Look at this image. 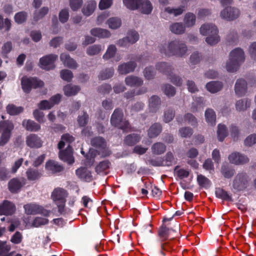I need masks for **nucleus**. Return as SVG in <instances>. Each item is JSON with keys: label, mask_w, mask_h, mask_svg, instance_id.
I'll return each instance as SVG.
<instances>
[{"label": "nucleus", "mask_w": 256, "mask_h": 256, "mask_svg": "<svg viewBox=\"0 0 256 256\" xmlns=\"http://www.w3.org/2000/svg\"><path fill=\"white\" fill-rule=\"evenodd\" d=\"M160 52L165 55L170 56H176L179 57H182L188 50L186 44L178 40H175L170 42L166 48L162 46L160 48Z\"/></svg>", "instance_id": "obj_1"}, {"label": "nucleus", "mask_w": 256, "mask_h": 256, "mask_svg": "<svg viewBox=\"0 0 256 256\" xmlns=\"http://www.w3.org/2000/svg\"><path fill=\"white\" fill-rule=\"evenodd\" d=\"M244 59V52L242 49L236 48L232 50L230 54L229 62L226 64V70L229 72H236Z\"/></svg>", "instance_id": "obj_2"}, {"label": "nucleus", "mask_w": 256, "mask_h": 256, "mask_svg": "<svg viewBox=\"0 0 256 256\" xmlns=\"http://www.w3.org/2000/svg\"><path fill=\"white\" fill-rule=\"evenodd\" d=\"M200 31L202 35L208 36L206 38V42L210 45L216 44L220 40V37L218 35V30L214 24H204L201 26Z\"/></svg>", "instance_id": "obj_3"}, {"label": "nucleus", "mask_w": 256, "mask_h": 256, "mask_svg": "<svg viewBox=\"0 0 256 256\" xmlns=\"http://www.w3.org/2000/svg\"><path fill=\"white\" fill-rule=\"evenodd\" d=\"M124 113L121 108H116L112 114L110 123L112 126L123 131H126L130 129V124L128 120L124 118Z\"/></svg>", "instance_id": "obj_4"}, {"label": "nucleus", "mask_w": 256, "mask_h": 256, "mask_svg": "<svg viewBox=\"0 0 256 256\" xmlns=\"http://www.w3.org/2000/svg\"><path fill=\"white\" fill-rule=\"evenodd\" d=\"M250 181V178L246 172H238L232 180V189L235 192L243 191L249 186Z\"/></svg>", "instance_id": "obj_5"}, {"label": "nucleus", "mask_w": 256, "mask_h": 256, "mask_svg": "<svg viewBox=\"0 0 256 256\" xmlns=\"http://www.w3.org/2000/svg\"><path fill=\"white\" fill-rule=\"evenodd\" d=\"M22 88L24 92L29 94L32 88H42L44 82L36 77L24 76L21 79Z\"/></svg>", "instance_id": "obj_6"}, {"label": "nucleus", "mask_w": 256, "mask_h": 256, "mask_svg": "<svg viewBox=\"0 0 256 256\" xmlns=\"http://www.w3.org/2000/svg\"><path fill=\"white\" fill-rule=\"evenodd\" d=\"M14 128L12 122L10 120L0 122V132H2L0 138V146H4L8 142Z\"/></svg>", "instance_id": "obj_7"}, {"label": "nucleus", "mask_w": 256, "mask_h": 256, "mask_svg": "<svg viewBox=\"0 0 256 256\" xmlns=\"http://www.w3.org/2000/svg\"><path fill=\"white\" fill-rule=\"evenodd\" d=\"M90 144L96 148L100 154L102 156H107L110 154V152L107 148L106 140L102 136H98L92 138Z\"/></svg>", "instance_id": "obj_8"}, {"label": "nucleus", "mask_w": 256, "mask_h": 256, "mask_svg": "<svg viewBox=\"0 0 256 256\" xmlns=\"http://www.w3.org/2000/svg\"><path fill=\"white\" fill-rule=\"evenodd\" d=\"M58 58V55L52 54L42 56L40 59V68L46 70L54 69L56 67L54 62Z\"/></svg>", "instance_id": "obj_9"}, {"label": "nucleus", "mask_w": 256, "mask_h": 256, "mask_svg": "<svg viewBox=\"0 0 256 256\" xmlns=\"http://www.w3.org/2000/svg\"><path fill=\"white\" fill-rule=\"evenodd\" d=\"M24 208L26 214L28 215L41 214L45 216H48L50 214V211L36 204L30 203L25 204Z\"/></svg>", "instance_id": "obj_10"}, {"label": "nucleus", "mask_w": 256, "mask_h": 256, "mask_svg": "<svg viewBox=\"0 0 256 256\" xmlns=\"http://www.w3.org/2000/svg\"><path fill=\"white\" fill-rule=\"evenodd\" d=\"M139 39V34L136 30L128 32L127 36L118 40V44L120 46L127 47L131 44L136 43Z\"/></svg>", "instance_id": "obj_11"}, {"label": "nucleus", "mask_w": 256, "mask_h": 256, "mask_svg": "<svg viewBox=\"0 0 256 256\" xmlns=\"http://www.w3.org/2000/svg\"><path fill=\"white\" fill-rule=\"evenodd\" d=\"M26 184V180L24 178H13L8 183V189L12 193H17Z\"/></svg>", "instance_id": "obj_12"}, {"label": "nucleus", "mask_w": 256, "mask_h": 256, "mask_svg": "<svg viewBox=\"0 0 256 256\" xmlns=\"http://www.w3.org/2000/svg\"><path fill=\"white\" fill-rule=\"evenodd\" d=\"M240 12L238 8L232 7H226L220 12V16L222 18L227 20H232L238 18Z\"/></svg>", "instance_id": "obj_13"}, {"label": "nucleus", "mask_w": 256, "mask_h": 256, "mask_svg": "<svg viewBox=\"0 0 256 256\" xmlns=\"http://www.w3.org/2000/svg\"><path fill=\"white\" fill-rule=\"evenodd\" d=\"M14 204L8 200H4L0 204V215L12 216L16 211Z\"/></svg>", "instance_id": "obj_14"}, {"label": "nucleus", "mask_w": 256, "mask_h": 256, "mask_svg": "<svg viewBox=\"0 0 256 256\" xmlns=\"http://www.w3.org/2000/svg\"><path fill=\"white\" fill-rule=\"evenodd\" d=\"M26 144L30 148H38L42 146V141L37 134H32L26 138Z\"/></svg>", "instance_id": "obj_15"}, {"label": "nucleus", "mask_w": 256, "mask_h": 256, "mask_svg": "<svg viewBox=\"0 0 256 256\" xmlns=\"http://www.w3.org/2000/svg\"><path fill=\"white\" fill-rule=\"evenodd\" d=\"M59 158L64 162L68 164H72L74 162V158L72 156V148L68 144L64 150H60L59 152Z\"/></svg>", "instance_id": "obj_16"}, {"label": "nucleus", "mask_w": 256, "mask_h": 256, "mask_svg": "<svg viewBox=\"0 0 256 256\" xmlns=\"http://www.w3.org/2000/svg\"><path fill=\"white\" fill-rule=\"evenodd\" d=\"M67 194L66 190L61 188H57L52 192L51 197L55 203L60 202H66Z\"/></svg>", "instance_id": "obj_17"}, {"label": "nucleus", "mask_w": 256, "mask_h": 256, "mask_svg": "<svg viewBox=\"0 0 256 256\" xmlns=\"http://www.w3.org/2000/svg\"><path fill=\"white\" fill-rule=\"evenodd\" d=\"M76 176L86 182H92L93 180L92 172L86 167H80L76 170Z\"/></svg>", "instance_id": "obj_18"}, {"label": "nucleus", "mask_w": 256, "mask_h": 256, "mask_svg": "<svg viewBox=\"0 0 256 256\" xmlns=\"http://www.w3.org/2000/svg\"><path fill=\"white\" fill-rule=\"evenodd\" d=\"M247 90V82L242 79H238L235 84L234 91L236 95L239 97L244 96Z\"/></svg>", "instance_id": "obj_19"}, {"label": "nucleus", "mask_w": 256, "mask_h": 256, "mask_svg": "<svg viewBox=\"0 0 256 256\" xmlns=\"http://www.w3.org/2000/svg\"><path fill=\"white\" fill-rule=\"evenodd\" d=\"M228 160L230 163L236 164H244L248 162L247 156L237 152L231 154L228 156Z\"/></svg>", "instance_id": "obj_20"}, {"label": "nucleus", "mask_w": 256, "mask_h": 256, "mask_svg": "<svg viewBox=\"0 0 256 256\" xmlns=\"http://www.w3.org/2000/svg\"><path fill=\"white\" fill-rule=\"evenodd\" d=\"M136 66L137 64L135 62L130 61L120 65L118 67V72L120 74H126L134 72Z\"/></svg>", "instance_id": "obj_21"}, {"label": "nucleus", "mask_w": 256, "mask_h": 256, "mask_svg": "<svg viewBox=\"0 0 256 256\" xmlns=\"http://www.w3.org/2000/svg\"><path fill=\"white\" fill-rule=\"evenodd\" d=\"M60 59L65 66L71 69H76L78 67L76 61L71 58L68 54H62L60 56Z\"/></svg>", "instance_id": "obj_22"}, {"label": "nucleus", "mask_w": 256, "mask_h": 256, "mask_svg": "<svg viewBox=\"0 0 256 256\" xmlns=\"http://www.w3.org/2000/svg\"><path fill=\"white\" fill-rule=\"evenodd\" d=\"M46 168L53 174L60 172L64 170L62 166L60 165L57 162L53 160H50L46 162Z\"/></svg>", "instance_id": "obj_23"}, {"label": "nucleus", "mask_w": 256, "mask_h": 256, "mask_svg": "<svg viewBox=\"0 0 256 256\" xmlns=\"http://www.w3.org/2000/svg\"><path fill=\"white\" fill-rule=\"evenodd\" d=\"M160 247L161 250L160 253L162 256H166L164 251L169 252L173 256H174L176 252V249L174 248L171 241L162 243L160 244Z\"/></svg>", "instance_id": "obj_24"}, {"label": "nucleus", "mask_w": 256, "mask_h": 256, "mask_svg": "<svg viewBox=\"0 0 256 256\" xmlns=\"http://www.w3.org/2000/svg\"><path fill=\"white\" fill-rule=\"evenodd\" d=\"M126 84L130 87L140 86L143 84L142 80L136 76H130L125 78Z\"/></svg>", "instance_id": "obj_25"}, {"label": "nucleus", "mask_w": 256, "mask_h": 256, "mask_svg": "<svg viewBox=\"0 0 256 256\" xmlns=\"http://www.w3.org/2000/svg\"><path fill=\"white\" fill-rule=\"evenodd\" d=\"M156 67L158 71L167 76L170 75L172 70V66L166 62H158Z\"/></svg>", "instance_id": "obj_26"}, {"label": "nucleus", "mask_w": 256, "mask_h": 256, "mask_svg": "<svg viewBox=\"0 0 256 256\" xmlns=\"http://www.w3.org/2000/svg\"><path fill=\"white\" fill-rule=\"evenodd\" d=\"M22 124L27 130L30 132H38L41 128L40 124L31 120H24Z\"/></svg>", "instance_id": "obj_27"}, {"label": "nucleus", "mask_w": 256, "mask_h": 256, "mask_svg": "<svg viewBox=\"0 0 256 256\" xmlns=\"http://www.w3.org/2000/svg\"><path fill=\"white\" fill-rule=\"evenodd\" d=\"M162 126L158 122L152 124L149 128L148 134L150 138H154L158 136L162 132Z\"/></svg>", "instance_id": "obj_28"}, {"label": "nucleus", "mask_w": 256, "mask_h": 256, "mask_svg": "<svg viewBox=\"0 0 256 256\" xmlns=\"http://www.w3.org/2000/svg\"><path fill=\"white\" fill-rule=\"evenodd\" d=\"M161 104L160 98L158 96H152L149 100V108L150 111L156 112L160 108Z\"/></svg>", "instance_id": "obj_29"}, {"label": "nucleus", "mask_w": 256, "mask_h": 256, "mask_svg": "<svg viewBox=\"0 0 256 256\" xmlns=\"http://www.w3.org/2000/svg\"><path fill=\"white\" fill-rule=\"evenodd\" d=\"M206 87L207 90L211 93H216L222 89L223 84L219 81H212L208 82Z\"/></svg>", "instance_id": "obj_30"}, {"label": "nucleus", "mask_w": 256, "mask_h": 256, "mask_svg": "<svg viewBox=\"0 0 256 256\" xmlns=\"http://www.w3.org/2000/svg\"><path fill=\"white\" fill-rule=\"evenodd\" d=\"M172 232H176V231L166 227L164 224H162L158 229V234L160 238L164 240L170 237Z\"/></svg>", "instance_id": "obj_31"}, {"label": "nucleus", "mask_w": 256, "mask_h": 256, "mask_svg": "<svg viewBox=\"0 0 256 256\" xmlns=\"http://www.w3.org/2000/svg\"><path fill=\"white\" fill-rule=\"evenodd\" d=\"M96 6V2L95 0H92L88 2L87 4L83 7L82 12L87 16H90L94 11Z\"/></svg>", "instance_id": "obj_32"}, {"label": "nucleus", "mask_w": 256, "mask_h": 256, "mask_svg": "<svg viewBox=\"0 0 256 256\" xmlns=\"http://www.w3.org/2000/svg\"><path fill=\"white\" fill-rule=\"evenodd\" d=\"M140 136L136 134H131L126 136L124 141V143L128 146H133L140 142Z\"/></svg>", "instance_id": "obj_33"}, {"label": "nucleus", "mask_w": 256, "mask_h": 256, "mask_svg": "<svg viewBox=\"0 0 256 256\" xmlns=\"http://www.w3.org/2000/svg\"><path fill=\"white\" fill-rule=\"evenodd\" d=\"M138 6H140L138 9L142 14H149L152 10V5L148 0H140V2L139 3Z\"/></svg>", "instance_id": "obj_34"}, {"label": "nucleus", "mask_w": 256, "mask_h": 256, "mask_svg": "<svg viewBox=\"0 0 256 256\" xmlns=\"http://www.w3.org/2000/svg\"><path fill=\"white\" fill-rule=\"evenodd\" d=\"M80 87L78 86H72L68 84L64 87V94L67 96L76 95L80 90Z\"/></svg>", "instance_id": "obj_35"}, {"label": "nucleus", "mask_w": 256, "mask_h": 256, "mask_svg": "<svg viewBox=\"0 0 256 256\" xmlns=\"http://www.w3.org/2000/svg\"><path fill=\"white\" fill-rule=\"evenodd\" d=\"M90 34L94 36L100 38H108L110 36V32L106 30L100 28H94L90 30Z\"/></svg>", "instance_id": "obj_36"}, {"label": "nucleus", "mask_w": 256, "mask_h": 256, "mask_svg": "<svg viewBox=\"0 0 256 256\" xmlns=\"http://www.w3.org/2000/svg\"><path fill=\"white\" fill-rule=\"evenodd\" d=\"M215 194L217 198L222 199V200L232 202V196L230 195L228 192L223 188H216Z\"/></svg>", "instance_id": "obj_37"}, {"label": "nucleus", "mask_w": 256, "mask_h": 256, "mask_svg": "<svg viewBox=\"0 0 256 256\" xmlns=\"http://www.w3.org/2000/svg\"><path fill=\"white\" fill-rule=\"evenodd\" d=\"M170 30L174 34H180L185 32V26L182 22H174L170 26Z\"/></svg>", "instance_id": "obj_38"}, {"label": "nucleus", "mask_w": 256, "mask_h": 256, "mask_svg": "<svg viewBox=\"0 0 256 256\" xmlns=\"http://www.w3.org/2000/svg\"><path fill=\"white\" fill-rule=\"evenodd\" d=\"M162 160L164 166H170L176 164L177 162L176 159L174 158L173 154L170 152H168Z\"/></svg>", "instance_id": "obj_39"}, {"label": "nucleus", "mask_w": 256, "mask_h": 256, "mask_svg": "<svg viewBox=\"0 0 256 256\" xmlns=\"http://www.w3.org/2000/svg\"><path fill=\"white\" fill-rule=\"evenodd\" d=\"M6 110L8 114L11 116L18 115L24 111L22 106H16L14 104H8L6 107Z\"/></svg>", "instance_id": "obj_40"}, {"label": "nucleus", "mask_w": 256, "mask_h": 256, "mask_svg": "<svg viewBox=\"0 0 256 256\" xmlns=\"http://www.w3.org/2000/svg\"><path fill=\"white\" fill-rule=\"evenodd\" d=\"M166 150L165 144L160 142L154 144L152 146V152L153 154L160 155L164 154Z\"/></svg>", "instance_id": "obj_41"}, {"label": "nucleus", "mask_w": 256, "mask_h": 256, "mask_svg": "<svg viewBox=\"0 0 256 256\" xmlns=\"http://www.w3.org/2000/svg\"><path fill=\"white\" fill-rule=\"evenodd\" d=\"M205 117L208 123L212 126L216 124V114L212 108H208L205 112Z\"/></svg>", "instance_id": "obj_42"}, {"label": "nucleus", "mask_w": 256, "mask_h": 256, "mask_svg": "<svg viewBox=\"0 0 256 256\" xmlns=\"http://www.w3.org/2000/svg\"><path fill=\"white\" fill-rule=\"evenodd\" d=\"M26 175L28 180L34 181L38 180L41 176L42 174L38 170L30 168L27 170Z\"/></svg>", "instance_id": "obj_43"}, {"label": "nucleus", "mask_w": 256, "mask_h": 256, "mask_svg": "<svg viewBox=\"0 0 256 256\" xmlns=\"http://www.w3.org/2000/svg\"><path fill=\"white\" fill-rule=\"evenodd\" d=\"M227 128L224 124H219L218 126L217 136L219 141L222 142L228 136Z\"/></svg>", "instance_id": "obj_44"}, {"label": "nucleus", "mask_w": 256, "mask_h": 256, "mask_svg": "<svg viewBox=\"0 0 256 256\" xmlns=\"http://www.w3.org/2000/svg\"><path fill=\"white\" fill-rule=\"evenodd\" d=\"M184 22L186 26L188 28L192 26L196 23L195 15L192 12L186 13L184 17Z\"/></svg>", "instance_id": "obj_45"}, {"label": "nucleus", "mask_w": 256, "mask_h": 256, "mask_svg": "<svg viewBox=\"0 0 256 256\" xmlns=\"http://www.w3.org/2000/svg\"><path fill=\"white\" fill-rule=\"evenodd\" d=\"M197 182L200 187L205 188H208L211 184L210 180L202 174L197 176Z\"/></svg>", "instance_id": "obj_46"}, {"label": "nucleus", "mask_w": 256, "mask_h": 256, "mask_svg": "<svg viewBox=\"0 0 256 256\" xmlns=\"http://www.w3.org/2000/svg\"><path fill=\"white\" fill-rule=\"evenodd\" d=\"M250 105V100L248 98L242 99L236 102V107L239 111L246 110Z\"/></svg>", "instance_id": "obj_47"}, {"label": "nucleus", "mask_w": 256, "mask_h": 256, "mask_svg": "<svg viewBox=\"0 0 256 256\" xmlns=\"http://www.w3.org/2000/svg\"><path fill=\"white\" fill-rule=\"evenodd\" d=\"M185 10V6H181L180 7L176 8L167 7L164 9V11L170 14H174V16H177L182 14Z\"/></svg>", "instance_id": "obj_48"}, {"label": "nucleus", "mask_w": 256, "mask_h": 256, "mask_svg": "<svg viewBox=\"0 0 256 256\" xmlns=\"http://www.w3.org/2000/svg\"><path fill=\"white\" fill-rule=\"evenodd\" d=\"M114 74V69L112 68H106L102 70L98 76L101 80H105L112 78Z\"/></svg>", "instance_id": "obj_49"}, {"label": "nucleus", "mask_w": 256, "mask_h": 256, "mask_svg": "<svg viewBox=\"0 0 256 256\" xmlns=\"http://www.w3.org/2000/svg\"><path fill=\"white\" fill-rule=\"evenodd\" d=\"M124 6L131 10H138L140 0H123Z\"/></svg>", "instance_id": "obj_50"}, {"label": "nucleus", "mask_w": 256, "mask_h": 256, "mask_svg": "<svg viewBox=\"0 0 256 256\" xmlns=\"http://www.w3.org/2000/svg\"><path fill=\"white\" fill-rule=\"evenodd\" d=\"M221 173L226 178H231L234 174V170L226 165H222L221 168Z\"/></svg>", "instance_id": "obj_51"}, {"label": "nucleus", "mask_w": 256, "mask_h": 256, "mask_svg": "<svg viewBox=\"0 0 256 256\" xmlns=\"http://www.w3.org/2000/svg\"><path fill=\"white\" fill-rule=\"evenodd\" d=\"M164 94L168 97H172L175 95L176 90L175 88L170 84H165L162 86Z\"/></svg>", "instance_id": "obj_52"}, {"label": "nucleus", "mask_w": 256, "mask_h": 256, "mask_svg": "<svg viewBox=\"0 0 256 256\" xmlns=\"http://www.w3.org/2000/svg\"><path fill=\"white\" fill-rule=\"evenodd\" d=\"M110 162L108 160L100 162L95 168V170L98 174H100L109 168Z\"/></svg>", "instance_id": "obj_53"}, {"label": "nucleus", "mask_w": 256, "mask_h": 256, "mask_svg": "<svg viewBox=\"0 0 256 256\" xmlns=\"http://www.w3.org/2000/svg\"><path fill=\"white\" fill-rule=\"evenodd\" d=\"M48 12V8L47 7H43L38 11H36L34 14V20L38 22Z\"/></svg>", "instance_id": "obj_54"}, {"label": "nucleus", "mask_w": 256, "mask_h": 256, "mask_svg": "<svg viewBox=\"0 0 256 256\" xmlns=\"http://www.w3.org/2000/svg\"><path fill=\"white\" fill-rule=\"evenodd\" d=\"M89 116L86 112H83V114L78 117V123L80 127H84L88 123Z\"/></svg>", "instance_id": "obj_55"}, {"label": "nucleus", "mask_w": 256, "mask_h": 256, "mask_svg": "<svg viewBox=\"0 0 256 256\" xmlns=\"http://www.w3.org/2000/svg\"><path fill=\"white\" fill-rule=\"evenodd\" d=\"M178 166H176L174 168V173L180 179L186 178L189 176L190 172L184 168L178 169Z\"/></svg>", "instance_id": "obj_56"}, {"label": "nucleus", "mask_w": 256, "mask_h": 256, "mask_svg": "<svg viewBox=\"0 0 256 256\" xmlns=\"http://www.w3.org/2000/svg\"><path fill=\"white\" fill-rule=\"evenodd\" d=\"M108 24L112 29H116L122 24L121 20L118 18H111L108 20Z\"/></svg>", "instance_id": "obj_57"}, {"label": "nucleus", "mask_w": 256, "mask_h": 256, "mask_svg": "<svg viewBox=\"0 0 256 256\" xmlns=\"http://www.w3.org/2000/svg\"><path fill=\"white\" fill-rule=\"evenodd\" d=\"M27 17V13L25 12L22 11L16 13L14 18L16 22L18 24H22L26 21Z\"/></svg>", "instance_id": "obj_58"}, {"label": "nucleus", "mask_w": 256, "mask_h": 256, "mask_svg": "<svg viewBox=\"0 0 256 256\" xmlns=\"http://www.w3.org/2000/svg\"><path fill=\"white\" fill-rule=\"evenodd\" d=\"M116 52V46L114 44H111L108 47L106 53L104 54L103 58L105 60H108L114 56Z\"/></svg>", "instance_id": "obj_59"}, {"label": "nucleus", "mask_w": 256, "mask_h": 256, "mask_svg": "<svg viewBox=\"0 0 256 256\" xmlns=\"http://www.w3.org/2000/svg\"><path fill=\"white\" fill-rule=\"evenodd\" d=\"M61 78L68 82H70L73 78V74L70 70L64 69L62 70L60 72Z\"/></svg>", "instance_id": "obj_60"}, {"label": "nucleus", "mask_w": 256, "mask_h": 256, "mask_svg": "<svg viewBox=\"0 0 256 256\" xmlns=\"http://www.w3.org/2000/svg\"><path fill=\"white\" fill-rule=\"evenodd\" d=\"M101 50V46L100 45L94 44L87 48L86 53L89 56H94L98 54Z\"/></svg>", "instance_id": "obj_61"}, {"label": "nucleus", "mask_w": 256, "mask_h": 256, "mask_svg": "<svg viewBox=\"0 0 256 256\" xmlns=\"http://www.w3.org/2000/svg\"><path fill=\"white\" fill-rule=\"evenodd\" d=\"M179 133L182 138H189L192 134L193 130L189 127H184L179 130Z\"/></svg>", "instance_id": "obj_62"}, {"label": "nucleus", "mask_w": 256, "mask_h": 256, "mask_svg": "<svg viewBox=\"0 0 256 256\" xmlns=\"http://www.w3.org/2000/svg\"><path fill=\"white\" fill-rule=\"evenodd\" d=\"M33 116L35 120L39 123H44L45 122L44 114L42 112L36 109L33 112Z\"/></svg>", "instance_id": "obj_63"}, {"label": "nucleus", "mask_w": 256, "mask_h": 256, "mask_svg": "<svg viewBox=\"0 0 256 256\" xmlns=\"http://www.w3.org/2000/svg\"><path fill=\"white\" fill-rule=\"evenodd\" d=\"M59 20L62 23L66 22L69 18V12L68 8L62 10L59 13Z\"/></svg>", "instance_id": "obj_64"}]
</instances>
